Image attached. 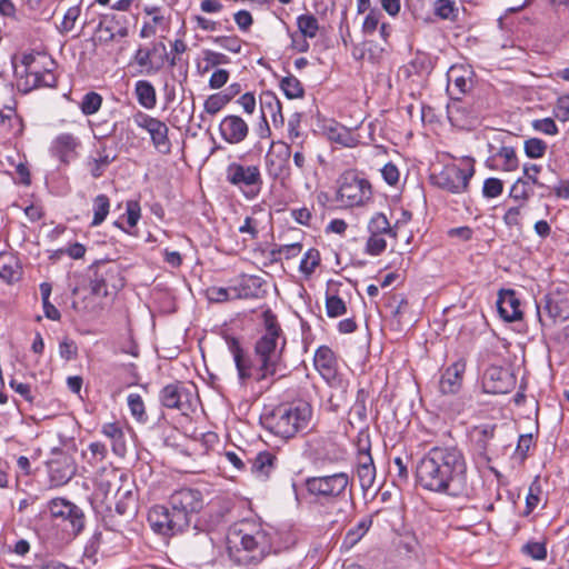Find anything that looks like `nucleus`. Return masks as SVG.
Returning a JSON list of instances; mask_svg holds the SVG:
<instances>
[{
    "instance_id": "obj_1",
    "label": "nucleus",
    "mask_w": 569,
    "mask_h": 569,
    "mask_svg": "<svg viewBox=\"0 0 569 569\" xmlns=\"http://www.w3.org/2000/svg\"><path fill=\"white\" fill-rule=\"evenodd\" d=\"M416 482L426 491L449 497L468 495V463L457 445L431 447L416 465Z\"/></svg>"
},
{
    "instance_id": "obj_2",
    "label": "nucleus",
    "mask_w": 569,
    "mask_h": 569,
    "mask_svg": "<svg viewBox=\"0 0 569 569\" xmlns=\"http://www.w3.org/2000/svg\"><path fill=\"white\" fill-rule=\"evenodd\" d=\"M227 551L239 566H257L272 551V536L260 523L242 521L227 536Z\"/></svg>"
},
{
    "instance_id": "obj_3",
    "label": "nucleus",
    "mask_w": 569,
    "mask_h": 569,
    "mask_svg": "<svg viewBox=\"0 0 569 569\" xmlns=\"http://www.w3.org/2000/svg\"><path fill=\"white\" fill-rule=\"evenodd\" d=\"M263 317L264 330L254 343L256 360L264 375L283 377L287 369L283 360L287 339L274 315L266 311Z\"/></svg>"
},
{
    "instance_id": "obj_4",
    "label": "nucleus",
    "mask_w": 569,
    "mask_h": 569,
    "mask_svg": "<svg viewBox=\"0 0 569 569\" xmlns=\"http://www.w3.org/2000/svg\"><path fill=\"white\" fill-rule=\"evenodd\" d=\"M312 407L305 401L280 403L261 417L263 427L282 439H291L309 430Z\"/></svg>"
},
{
    "instance_id": "obj_5",
    "label": "nucleus",
    "mask_w": 569,
    "mask_h": 569,
    "mask_svg": "<svg viewBox=\"0 0 569 569\" xmlns=\"http://www.w3.org/2000/svg\"><path fill=\"white\" fill-rule=\"evenodd\" d=\"M475 174V160L465 157L460 164H447L439 173L431 176L433 184L451 193H463L468 190L469 181Z\"/></svg>"
},
{
    "instance_id": "obj_6",
    "label": "nucleus",
    "mask_w": 569,
    "mask_h": 569,
    "mask_svg": "<svg viewBox=\"0 0 569 569\" xmlns=\"http://www.w3.org/2000/svg\"><path fill=\"white\" fill-rule=\"evenodd\" d=\"M226 181L237 188L247 199H254L262 189L263 179L260 167L243 164L237 161L226 167Z\"/></svg>"
},
{
    "instance_id": "obj_7",
    "label": "nucleus",
    "mask_w": 569,
    "mask_h": 569,
    "mask_svg": "<svg viewBox=\"0 0 569 569\" xmlns=\"http://www.w3.org/2000/svg\"><path fill=\"white\" fill-rule=\"evenodd\" d=\"M90 288L97 297H108L124 287L120 267L111 261H98L90 267Z\"/></svg>"
},
{
    "instance_id": "obj_8",
    "label": "nucleus",
    "mask_w": 569,
    "mask_h": 569,
    "mask_svg": "<svg viewBox=\"0 0 569 569\" xmlns=\"http://www.w3.org/2000/svg\"><path fill=\"white\" fill-rule=\"evenodd\" d=\"M338 199L346 207H360L372 196L370 182L355 171H345L339 180Z\"/></svg>"
},
{
    "instance_id": "obj_9",
    "label": "nucleus",
    "mask_w": 569,
    "mask_h": 569,
    "mask_svg": "<svg viewBox=\"0 0 569 569\" xmlns=\"http://www.w3.org/2000/svg\"><path fill=\"white\" fill-rule=\"evenodd\" d=\"M48 510L52 518L61 520L69 537L76 538L83 531L86 516L76 503L63 498H54L48 502Z\"/></svg>"
},
{
    "instance_id": "obj_10",
    "label": "nucleus",
    "mask_w": 569,
    "mask_h": 569,
    "mask_svg": "<svg viewBox=\"0 0 569 569\" xmlns=\"http://www.w3.org/2000/svg\"><path fill=\"white\" fill-rule=\"evenodd\" d=\"M349 485V476L346 472H337L327 476L309 477L306 479L307 491L315 497L330 501L343 496Z\"/></svg>"
},
{
    "instance_id": "obj_11",
    "label": "nucleus",
    "mask_w": 569,
    "mask_h": 569,
    "mask_svg": "<svg viewBox=\"0 0 569 569\" xmlns=\"http://www.w3.org/2000/svg\"><path fill=\"white\" fill-rule=\"evenodd\" d=\"M226 342L230 353L232 355L238 378L242 386H246L251 380L261 382L276 377L274 375H264L260 370V363H253L252 359L246 353L237 338L227 337Z\"/></svg>"
},
{
    "instance_id": "obj_12",
    "label": "nucleus",
    "mask_w": 569,
    "mask_h": 569,
    "mask_svg": "<svg viewBox=\"0 0 569 569\" xmlns=\"http://www.w3.org/2000/svg\"><path fill=\"white\" fill-rule=\"evenodd\" d=\"M131 120L138 128L149 133L151 143L158 152L162 154L171 152L172 144L169 138V127L164 121L143 111L134 112Z\"/></svg>"
},
{
    "instance_id": "obj_13",
    "label": "nucleus",
    "mask_w": 569,
    "mask_h": 569,
    "mask_svg": "<svg viewBox=\"0 0 569 569\" xmlns=\"http://www.w3.org/2000/svg\"><path fill=\"white\" fill-rule=\"evenodd\" d=\"M169 506L177 517L179 515L182 518L184 527L188 528L191 517L202 509L203 498L197 489L181 488L170 496Z\"/></svg>"
},
{
    "instance_id": "obj_14",
    "label": "nucleus",
    "mask_w": 569,
    "mask_h": 569,
    "mask_svg": "<svg viewBox=\"0 0 569 569\" xmlns=\"http://www.w3.org/2000/svg\"><path fill=\"white\" fill-rule=\"evenodd\" d=\"M148 522L151 529L162 536H174L182 532L184 521L182 518L172 511L171 507L166 506H153L148 512Z\"/></svg>"
},
{
    "instance_id": "obj_15",
    "label": "nucleus",
    "mask_w": 569,
    "mask_h": 569,
    "mask_svg": "<svg viewBox=\"0 0 569 569\" xmlns=\"http://www.w3.org/2000/svg\"><path fill=\"white\" fill-rule=\"evenodd\" d=\"M194 389V386L182 382L167 385L160 391V401L168 409H177L187 413L192 406Z\"/></svg>"
},
{
    "instance_id": "obj_16",
    "label": "nucleus",
    "mask_w": 569,
    "mask_h": 569,
    "mask_svg": "<svg viewBox=\"0 0 569 569\" xmlns=\"http://www.w3.org/2000/svg\"><path fill=\"white\" fill-rule=\"evenodd\" d=\"M539 321L543 323L547 317L550 323L569 318V298L559 290L546 295L537 305Z\"/></svg>"
},
{
    "instance_id": "obj_17",
    "label": "nucleus",
    "mask_w": 569,
    "mask_h": 569,
    "mask_svg": "<svg viewBox=\"0 0 569 569\" xmlns=\"http://www.w3.org/2000/svg\"><path fill=\"white\" fill-rule=\"evenodd\" d=\"M50 481L54 486L68 483L77 472L74 459L60 450L53 451V457L48 461Z\"/></svg>"
},
{
    "instance_id": "obj_18",
    "label": "nucleus",
    "mask_w": 569,
    "mask_h": 569,
    "mask_svg": "<svg viewBox=\"0 0 569 569\" xmlns=\"http://www.w3.org/2000/svg\"><path fill=\"white\" fill-rule=\"evenodd\" d=\"M248 122L238 114H228L219 123V134L229 144H239L249 136Z\"/></svg>"
},
{
    "instance_id": "obj_19",
    "label": "nucleus",
    "mask_w": 569,
    "mask_h": 569,
    "mask_svg": "<svg viewBox=\"0 0 569 569\" xmlns=\"http://www.w3.org/2000/svg\"><path fill=\"white\" fill-rule=\"evenodd\" d=\"M515 383L512 375L508 369L491 366L482 378V388L485 392L492 395H502L509 392Z\"/></svg>"
},
{
    "instance_id": "obj_20",
    "label": "nucleus",
    "mask_w": 569,
    "mask_h": 569,
    "mask_svg": "<svg viewBox=\"0 0 569 569\" xmlns=\"http://www.w3.org/2000/svg\"><path fill=\"white\" fill-rule=\"evenodd\" d=\"M280 468L278 455L270 450L260 451L251 460V475L259 481L271 480Z\"/></svg>"
},
{
    "instance_id": "obj_21",
    "label": "nucleus",
    "mask_w": 569,
    "mask_h": 569,
    "mask_svg": "<svg viewBox=\"0 0 569 569\" xmlns=\"http://www.w3.org/2000/svg\"><path fill=\"white\" fill-rule=\"evenodd\" d=\"M466 367V360L458 359L443 370L439 380V390L442 395H456L460 391Z\"/></svg>"
},
{
    "instance_id": "obj_22",
    "label": "nucleus",
    "mask_w": 569,
    "mask_h": 569,
    "mask_svg": "<svg viewBox=\"0 0 569 569\" xmlns=\"http://www.w3.org/2000/svg\"><path fill=\"white\" fill-rule=\"evenodd\" d=\"M80 147L78 137L70 132L59 133L50 144V153L61 162L68 163L74 158L77 149Z\"/></svg>"
},
{
    "instance_id": "obj_23",
    "label": "nucleus",
    "mask_w": 569,
    "mask_h": 569,
    "mask_svg": "<svg viewBox=\"0 0 569 569\" xmlns=\"http://www.w3.org/2000/svg\"><path fill=\"white\" fill-rule=\"evenodd\" d=\"M497 308L505 321L513 322L522 319L520 300L515 290L501 289L498 295Z\"/></svg>"
},
{
    "instance_id": "obj_24",
    "label": "nucleus",
    "mask_w": 569,
    "mask_h": 569,
    "mask_svg": "<svg viewBox=\"0 0 569 569\" xmlns=\"http://www.w3.org/2000/svg\"><path fill=\"white\" fill-rule=\"evenodd\" d=\"M471 73L462 64L451 66L447 72L448 91L451 94H465L471 88Z\"/></svg>"
},
{
    "instance_id": "obj_25",
    "label": "nucleus",
    "mask_w": 569,
    "mask_h": 569,
    "mask_svg": "<svg viewBox=\"0 0 569 569\" xmlns=\"http://www.w3.org/2000/svg\"><path fill=\"white\" fill-rule=\"evenodd\" d=\"M260 112L261 119L266 124L268 117H270L274 127L283 126L284 119L281 102L273 92L263 91L260 94Z\"/></svg>"
},
{
    "instance_id": "obj_26",
    "label": "nucleus",
    "mask_w": 569,
    "mask_h": 569,
    "mask_svg": "<svg viewBox=\"0 0 569 569\" xmlns=\"http://www.w3.org/2000/svg\"><path fill=\"white\" fill-rule=\"evenodd\" d=\"M49 66V62H47L44 67H39V69L24 77V91L54 88L57 86V77Z\"/></svg>"
},
{
    "instance_id": "obj_27",
    "label": "nucleus",
    "mask_w": 569,
    "mask_h": 569,
    "mask_svg": "<svg viewBox=\"0 0 569 569\" xmlns=\"http://www.w3.org/2000/svg\"><path fill=\"white\" fill-rule=\"evenodd\" d=\"M313 362L316 369L326 380L335 378L337 359L333 351L329 347H319L315 353Z\"/></svg>"
},
{
    "instance_id": "obj_28",
    "label": "nucleus",
    "mask_w": 569,
    "mask_h": 569,
    "mask_svg": "<svg viewBox=\"0 0 569 569\" xmlns=\"http://www.w3.org/2000/svg\"><path fill=\"white\" fill-rule=\"evenodd\" d=\"M101 433L110 440L114 455L119 457H123L126 455V437L119 422L103 423L101 427Z\"/></svg>"
},
{
    "instance_id": "obj_29",
    "label": "nucleus",
    "mask_w": 569,
    "mask_h": 569,
    "mask_svg": "<svg viewBox=\"0 0 569 569\" xmlns=\"http://www.w3.org/2000/svg\"><path fill=\"white\" fill-rule=\"evenodd\" d=\"M128 33L127 27L117 26L113 20L101 21L96 30V37L100 43H109L126 38Z\"/></svg>"
},
{
    "instance_id": "obj_30",
    "label": "nucleus",
    "mask_w": 569,
    "mask_h": 569,
    "mask_svg": "<svg viewBox=\"0 0 569 569\" xmlns=\"http://www.w3.org/2000/svg\"><path fill=\"white\" fill-rule=\"evenodd\" d=\"M262 280L256 276H244L237 286H232L234 299H251L260 296Z\"/></svg>"
},
{
    "instance_id": "obj_31",
    "label": "nucleus",
    "mask_w": 569,
    "mask_h": 569,
    "mask_svg": "<svg viewBox=\"0 0 569 569\" xmlns=\"http://www.w3.org/2000/svg\"><path fill=\"white\" fill-rule=\"evenodd\" d=\"M21 267L17 257L10 252L0 253V278L12 283L20 279Z\"/></svg>"
},
{
    "instance_id": "obj_32",
    "label": "nucleus",
    "mask_w": 569,
    "mask_h": 569,
    "mask_svg": "<svg viewBox=\"0 0 569 569\" xmlns=\"http://www.w3.org/2000/svg\"><path fill=\"white\" fill-rule=\"evenodd\" d=\"M158 51L166 52V44L163 42L153 43L152 48L140 47L134 53V62L139 67L146 68L148 72H157L161 69V64H153L152 54H154Z\"/></svg>"
},
{
    "instance_id": "obj_33",
    "label": "nucleus",
    "mask_w": 569,
    "mask_h": 569,
    "mask_svg": "<svg viewBox=\"0 0 569 569\" xmlns=\"http://www.w3.org/2000/svg\"><path fill=\"white\" fill-rule=\"evenodd\" d=\"M137 101L144 109H153L157 106V92L153 84L148 80H139L134 84Z\"/></svg>"
},
{
    "instance_id": "obj_34",
    "label": "nucleus",
    "mask_w": 569,
    "mask_h": 569,
    "mask_svg": "<svg viewBox=\"0 0 569 569\" xmlns=\"http://www.w3.org/2000/svg\"><path fill=\"white\" fill-rule=\"evenodd\" d=\"M368 232L397 238L396 229L391 227L387 217L381 212H377L370 218L368 222Z\"/></svg>"
},
{
    "instance_id": "obj_35",
    "label": "nucleus",
    "mask_w": 569,
    "mask_h": 569,
    "mask_svg": "<svg viewBox=\"0 0 569 569\" xmlns=\"http://www.w3.org/2000/svg\"><path fill=\"white\" fill-rule=\"evenodd\" d=\"M170 26V19L168 17H153L151 19L144 20L139 36L142 39H149L157 34V32L167 31Z\"/></svg>"
},
{
    "instance_id": "obj_36",
    "label": "nucleus",
    "mask_w": 569,
    "mask_h": 569,
    "mask_svg": "<svg viewBox=\"0 0 569 569\" xmlns=\"http://www.w3.org/2000/svg\"><path fill=\"white\" fill-rule=\"evenodd\" d=\"M433 13L441 20L455 22L458 20L459 8L455 0H436L433 2Z\"/></svg>"
},
{
    "instance_id": "obj_37",
    "label": "nucleus",
    "mask_w": 569,
    "mask_h": 569,
    "mask_svg": "<svg viewBox=\"0 0 569 569\" xmlns=\"http://www.w3.org/2000/svg\"><path fill=\"white\" fill-rule=\"evenodd\" d=\"M372 526V518L371 517H365L362 518L356 527L348 530V532L345 536L343 545L347 548H352L355 545H357L361 538L368 532L370 527Z\"/></svg>"
},
{
    "instance_id": "obj_38",
    "label": "nucleus",
    "mask_w": 569,
    "mask_h": 569,
    "mask_svg": "<svg viewBox=\"0 0 569 569\" xmlns=\"http://www.w3.org/2000/svg\"><path fill=\"white\" fill-rule=\"evenodd\" d=\"M203 67L200 70L201 74L209 72L212 69H219V66L229 64L230 58L221 52L210 49L203 50Z\"/></svg>"
},
{
    "instance_id": "obj_39",
    "label": "nucleus",
    "mask_w": 569,
    "mask_h": 569,
    "mask_svg": "<svg viewBox=\"0 0 569 569\" xmlns=\"http://www.w3.org/2000/svg\"><path fill=\"white\" fill-rule=\"evenodd\" d=\"M47 62H49L50 66H53V61L46 54L34 52L23 53L21 57V63L24 67V77L39 69V67H44Z\"/></svg>"
},
{
    "instance_id": "obj_40",
    "label": "nucleus",
    "mask_w": 569,
    "mask_h": 569,
    "mask_svg": "<svg viewBox=\"0 0 569 569\" xmlns=\"http://www.w3.org/2000/svg\"><path fill=\"white\" fill-rule=\"evenodd\" d=\"M280 88L283 91L284 96L288 99H298L302 98L305 94V89L302 83L295 76L283 77L280 81Z\"/></svg>"
},
{
    "instance_id": "obj_41",
    "label": "nucleus",
    "mask_w": 569,
    "mask_h": 569,
    "mask_svg": "<svg viewBox=\"0 0 569 569\" xmlns=\"http://www.w3.org/2000/svg\"><path fill=\"white\" fill-rule=\"evenodd\" d=\"M297 27L303 38H315L319 31L318 19L313 14H300L297 18Z\"/></svg>"
},
{
    "instance_id": "obj_42",
    "label": "nucleus",
    "mask_w": 569,
    "mask_h": 569,
    "mask_svg": "<svg viewBox=\"0 0 569 569\" xmlns=\"http://www.w3.org/2000/svg\"><path fill=\"white\" fill-rule=\"evenodd\" d=\"M328 136L332 141L347 148H353L358 144V139L343 126L330 127Z\"/></svg>"
},
{
    "instance_id": "obj_43",
    "label": "nucleus",
    "mask_w": 569,
    "mask_h": 569,
    "mask_svg": "<svg viewBox=\"0 0 569 569\" xmlns=\"http://www.w3.org/2000/svg\"><path fill=\"white\" fill-rule=\"evenodd\" d=\"M108 455V449L104 443L93 441L89 443L87 451L82 452L83 458L92 466L101 463Z\"/></svg>"
},
{
    "instance_id": "obj_44",
    "label": "nucleus",
    "mask_w": 569,
    "mask_h": 569,
    "mask_svg": "<svg viewBox=\"0 0 569 569\" xmlns=\"http://www.w3.org/2000/svg\"><path fill=\"white\" fill-rule=\"evenodd\" d=\"M110 209V200L106 194H98L93 199V219L91 221V226L97 227L101 224Z\"/></svg>"
},
{
    "instance_id": "obj_45",
    "label": "nucleus",
    "mask_w": 569,
    "mask_h": 569,
    "mask_svg": "<svg viewBox=\"0 0 569 569\" xmlns=\"http://www.w3.org/2000/svg\"><path fill=\"white\" fill-rule=\"evenodd\" d=\"M231 101V94L213 93L203 103V110L210 116L220 112Z\"/></svg>"
},
{
    "instance_id": "obj_46",
    "label": "nucleus",
    "mask_w": 569,
    "mask_h": 569,
    "mask_svg": "<svg viewBox=\"0 0 569 569\" xmlns=\"http://www.w3.org/2000/svg\"><path fill=\"white\" fill-rule=\"evenodd\" d=\"M102 106V97L96 91L87 92L80 102V110L84 116H92Z\"/></svg>"
},
{
    "instance_id": "obj_47",
    "label": "nucleus",
    "mask_w": 569,
    "mask_h": 569,
    "mask_svg": "<svg viewBox=\"0 0 569 569\" xmlns=\"http://www.w3.org/2000/svg\"><path fill=\"white\" fill-rule=\"evenodd\" d=\"M127 401L131 416L138 422H146L148 420V416L142 397L139 393H129Z\"/></svg>"
},
{
    "instance_id": "obj_48",
    "label": "nucleus",
    "mask_w": 569,
    "mask_h": 569,
    "mask_svg": "<svg viewBox=\"0 0 569 569\" xmlns=\"http://www.w3.org/2000/svg\"><path fill=\"white\" fill-rule=\"evenodd\" d=\"M326 311L329 318H337L346 315L347 306L342 298L336 293H327Z\"/></svg>"
},
{
    "instance_id": "obj_49",
    "label": "nucleus",
    "mask_w": 569,
    "mask_h": 569,
    "mask_svg": "<svg viewBox=\"0 0 569 569\" xmlns=\"http://www.w3.org/2000/svg\"><path fill=\"white\" fill-rule=\"evenodd\" d=\"M319 263L320 252L317 249L311 248L303 254V258L300 261L299 270L301 273L309 277L315 272Z\"/></svg>"
},
{
    "instance_id": "obj_50",
    "label": "nucleus",
    "mask_w": 569,
    "mask_h": 569,
    "mask_svg": "<svg viewBox=\"0 0 569 569\" xmlns=\"http://www.w3.org/2000/svg\"><path fill=\"white\" fill-rule=\"evenodd\" d=\"M532 193L531 184L523 178H518L510 189V197L516 201L526 202Z\"/></svg>"
},
{
    "instance_id": "obj_51",
    "label": "nucleus",
    "mask_w": 569,
    "mask_h": 569,
    "mask_svg": "<svg viewBox=\"0 0 569 569\" xmlns=\"http://www.w3.org/2000/svg\"><path fill=\"white\" fill-rule=\"evenodd\" d=\"M497 156L503 160L502 170L507 172H511L518 169L519 160L513 147L502 146Z\"/></svg>"
},
{
    "instance_id": "obj_52",
    "label": "nucleus",
    "mask_w": 569,
    "mask_h": 569,
    "mask_svg": "<svg viewBox=\"0 0 569 569\" xmlns=\"http://www.w3.org/2000/svg\"><path fill=\"white\" fill-rule=\"evenodd\" d=\"M547 143L539 138H529L523 142V150L528 158L540 159L547 151Z\"/></svg>"
},
{
    "instance_id": "obj_53",
    "label": "nucleus",
    "mask_w": 569,
    "mask_h": 569,
    "mask_svg": "<svg viewBox=\"0 0 569 569\" xmlns=\"http://www.w3.org/2000/svg\"><path fill=\"white\" fill-rule=\"evenodd\" d=\"M540 171H541V166H539V164L526 163L523 166V174L527 178L526 180L529 181L530 184H533L537 188L542 189L543 191H549L551 189V186L545 181H541L538 178V174Z\"/></svg>"
},
{
    "instance_id": "obj_54",
    "label": "nucleus",
    "mask_w": 569,
    "mask_h": 569,
    "mask_svg": "<svg viewBox=\"0 0 569 569\" xmlns=\"http://www.w3.org/2000/svg\"><path fill=\"white\" fill-rule=\"evenodd\" d=\"M301 116L293 113L288 121V138L291 144L301 147L303 143V134L300 130Z\"/></svg>"
},
{
    "instance_id": "obj_55",
    "label": "nucleus",
    "mask_w": 569,
    "mask_h": 569,
    "mask_svg": "<svg viewBox=\"0 0 569 569\" xmlns=\"http://www.w3.org/2000/svg\"><path fill=\"white\" fill-rule=\"evenodd\" d=\"M116 157H109V154L106 153L104 148L100 151H98V156L93 159L91 163V176L93 178H100L104 170L109 167V164L114 160Z\"/></svg>"
},
{
    "instance_id": "obj_56",
    "label": "nucleus",
    "mask_w": 569,
    "mask_h": 569,
    "mask_svg": "<svg viewBox=\"0 0 569 569\" xmlns=\"http://www.w3.org/2000/svg\"><path fill=\"white\" fill-rule=\"evenodd\" d=\"M357 467L375 466L370 453V440L368 437L358 440Z\"/></svg>"
},
{
    "instance_id": "obj_57",
    "label": "nucleus",
    "mask_w": 569,
    "mask_h": 569,
    "mask_svg": "<svg viewBox=\"0 0 569 569\" xmlns=\"http://www.w3.org/2000/svg\"><path fill=\"white\" fill-rule=\"evenodd\" d=\"M541 495V485L539 477H536L535 480L529 486V491L526 497V515L531 513L540 502Z\"/></svg>"
},
{
    "instance_id": "obj_58",
    "label": "nucleus",
    "mask_w": 569,
    "mask_h": 569,
    "mask_svg": "<svg viewBox=\"0 0 569 569\" xmlns=\"http://www.w3.org/2000/svg\"><path fill=\"white\" fill-rule=\"evenodd\" d=\"M369 238L366 242V252L370 256H379L387 248V241L385 236L369 233Z\"/></svg>"
},
{
    "instance_id": "obj_59",
    "label": "nucleus",
    "mask_w": 569,
    "mask_h": 569,
    "mask_svg": "<svg viewBox=\"0 0 569 569\" xmlns=\"http://www.w3.org/2000/svg\"><path fill=\"white\" fill-rule=\"evenodd\" d=\"M214 42L224 50L232 53H240L243 41L238 36H220L214 38Z\"/></svg>"
},
{
    "instance_id": "obj_60",
    "label": "nucleus",
    "mask_w": 569,
    "mask_h": 569,
    "mask_svg": "<svg viewBox=\"0 0 569 569\" xmlns=\"http://www.w3.org/2000/svg\"><path fill=\"white\" fill-rule=\"evenodd\" d=\"M357 477L362 490H369L372 488L376 480V467H357Z\"/></svg>"
},
{
    "instance_id": "obj_61",
    "label": "nucleus",
    "mask_w": 569,
    "mask_h": 569,
    "mask_svg": "<svg viewBox=\"0 0 569 569\" xmlns=\"http://www.w3.org/2000/svg\"><path fill=\"white\" fill-rule=\"evenodd\" d=\"M503 191V182L498 178H487L483 181L482 194L485 198L492 199L499 197Z\"/></svg>"
},
{
    "instance_id": "obj_62",
    "label": "nucleus",
    "mask_w": 569,
    "mask_h": 569,
    "mask_svg": "<svg viewBox=\"0 0 569 569\" xmlns=\"http://www.w3.org/2000/svg\"><path fill=\"white\" fill-rule=\"evenodd\" d=\"M207 295L210 301L213 302H226L229 300H234V292L232 287L223 288V287H210L207 290Z\"/></svg>"
},
{
    "instance_id": "obj_63",
    "label": "nucleus",
    "mask_w": 569,
    "mask_h": 569,
    "mask_svg": "<svg viewBox=\"0 0 569 569\" xmlns=\"http://www.w3.org/2000/svg\"><path fill=\"white\" fill-rule=\"evenodd\" d=\"M522 552L535 560H545L547 558L545 542L529 541L522 547Z\"/></svg>"
},
{
    "instance_id": "obj_64",
    "label": "nucleus",
    "mask_w": 569,
    "mask_h": 569,
    "mask_svg": "<svg viewBox=\"0 0 569 569\" xmlns=\"http://www.w3.org/2000/svg\"><path fill=\"white\" fill-rule=\"evenodd\" d=\"M531 124L536 131L547 136H556L559 132L558 127L552 118L536 119Z\"/></svg>"
}]
</instances>
